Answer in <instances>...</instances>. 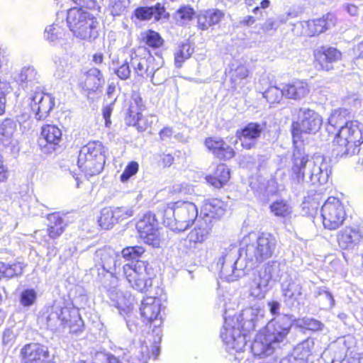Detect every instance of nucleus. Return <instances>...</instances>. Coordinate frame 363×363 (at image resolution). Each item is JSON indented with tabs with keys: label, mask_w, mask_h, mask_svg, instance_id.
<instances>
[{
	"label": "nucleus",
	"mask_w": 363,
	"mask_h": 363,
	"mask_svg": "<svg viewBox=\"0 0 363 363\" xmlns=\"http://www.w3.org/2000/svg\"><path fill=\"white\" fill-rule=\"evenodd\" d=\"M240 250L236 247L223 249L217 262L220 277L228 282L238 280L245 274L247 266L255 267L271 257L277 246V240L269 233L257 236L250 233L243 238Z\"/></svg>",
	"instance_id": "1"
},
{
	"label": "nucleus",
	"mask_w": 363,
	"mask_h": 363,
	"mask_svg": "<svg viewBox=\"0 0 363 363\" xmlns=\"http://www.w3.org/2000/svg\"><path fill=\"white\" fill-rule=\"evenodd\" d=\"M229 295H223L219 297L220 306L225 308V322L220 331V337L226 346L228 353L235 356L238 363H251L252 357L250 351L243 350L249 334L253 332L258 325H264L267 320H264L265 310L262 303H256L252 306L245 308L238 315L231 316L227 315V310L233 308L230 303Z\"/></svg>",
	"instance_id": "2"
},
{
	"label": "nucleus",
	"mask_w": 363,
	"mask_h": 363,
	"mask_svg": "<svg viewBox=\"0 0 363 363\" xmlns=\"http://www.w3.org/2000/svg\"><path fill=\"white\" fill-rule=\"evenodd\" d=\"M331 173L330 161L322 155L311 158L300 149L293 153L290 179L294 184L306 182L313 185L327 183Z\"/></svg>",
	"instance_id": "3"
},
{
	"label": "nucleus",
	"mask_w": 363,
	"mask_h": 363,
	"mask_svg": "<svg viewBox=\"0 0 363 363\" xmlns=\"http://www.w3.org/2000/svg\"><path fill=\"white\" fill-rule=\"evenodd\" d=\"M336 156L340 158L354 157V162L363 167V124L357 121L347 122L334 139Z\"/></svg>",
	"instance_id": "4"
},
{
	"label": "nucleus",
	"mask_w": 363,
	"mask_h": 363,
	"mask_svg": "<svg viewBox=\"0 0 363 363\" xmlns=\"http://www.w3.org/2000/svg\"><path fill=\"white\" fill-rule=\"evenodd\" d=\"M197 216L198 208L194 203L177 201L164 208L163 223L172 230L182 232L193 225Z\"/></svg>",
	"instance_id": "5"
},
{
	"label": "nucleus",
	"mask_w": 363,
	"mask_h": 363,
	"mask_svg": "<svg viewBox=\"0 0 363 363\" xmlns=\"http://www.w3.org/2000/svg\"><path fill=\"white\" fill-rule=\"evenodd\" d=\"M289 331L286 323L270 321L265 329L259 332L251 345L255 355L269 356L272 354L279 342L284 341Z\"/></svg>",
	"instance_id": "6"
},
{
	"label": "nucleus",
	"mask_w": 363,
	"mask_h": 363,
	"mask_svg": "<svg viewBox=\"0 0 363 363\" xmlns=\"http://www.w3.org/2000/svg\"><path fill=\"white\" fill-rule=\"evenodd\" d=\"M45 319L48 328L52 331H60L67 327L70 332L76 333L83 326L78 308L58 303H54L47 309Z\"/></svg>",
	"instance_id": "7"
},
{
	"label": "nucleus",
	"mask_w": 363,
	"mask_h": 363,
	"mask_svg": "<svg viewBox=\"0 0 363 363\" xmlns=\"http://www.w3.org/2000/svg\"><path fill=\"white\" fill-rule=\"evenodd\" d=\"M67 23L69 30L77 38L91 40L99 35V23L96 18L82 8L68 10Z\"/></svg>",
	"instance_id": "8"
},
{
	"label": "nucleus",
	"mask_w": 363,
	"mask_h": 363,
	"mask_svg": "<svg viewBox=\"0 0 363 363\" xmlns=\"http://www.w3.org/2000/svg\"><path fill=\"white\" fill-rule=\"evenodd\" d=\"M130 65L138 76L150 77L154 85H160L167 79L165 75L159 77L162 70L155 63V58L144 47L138 48L131 54Z\"/></svg>",
	"instance_id": "9"
},
{
	"label": "nucleus",
	"mask_w": 363,
	"mask_h": 363,
	"mask_svg": "<svg viewBox=\"0 0 363 363\" xmlns=\"http://www.w3.org/2000/svg\"><path fill=\"white\" fill-rule=\"evenodd\" d=\"M106 148L99 140L89 142L79 150L77 164L86 175L99 174L105 164Z\"/></svg>",
	"instance_id": "10"
},
{
	"label": "nucleus",
	"mask_w": 363,
	"mask_h": 363,
	"mask_svg": "<svg viewBox=\"0 0 363 363\" xmlns=\"http://www.w3.org/2000/svg\"><path fill=\"white\" fill-rule=\"evenodd\" d=\"M154 335H155V337L152 342L148 337V342L146 340H143L130 345L128 349L123 352V359L128 363H147L150 357V346L152 347V356L157 358L160 350L159 344L162 339L161 330L157 327V325L152 330V334L149 335V336H153Z\"/></svg>",
	"instance_id": "11"
},
{
	"label": "nucleus",
	"mask_w": 363,
	"mask_h": 363,
	"mask_svg": "<svg viewBox=\"0 0 363 363\" xmlns=\"http://www.w3.org/2000/svg\"><path fill=\"white\" fill-rule=\"evenodd\" d=\"M346 216L344 204L336 197H329L322 206V222L325 229H337L344 223Z\"/></svg>",
	"instance_id": "12"
},
{
	"label": "nucleus",
	"mask_w": 363,
	"mask_h": 363,
	"mask_svg": "<svg viewBox=\"0 0 363 363\" xmlns=\"http://www.w3.org/2000/svg\"><path fill=\"white\" fill-rule=\"evenodd\" d=\"M127 281L135 290L144 292L152 286V281L147 269V264L137 261L123 267Z\"/></svg>",
	"instance_id": "13"
},
{
	"label": "nucleus",
	"mask_w": 363,
	"mask_h": 363,
	"mask_svg": "<svg viewBox=\"0 0 363 363\" xmlns=\"http://www.w3.org/2000/svg\"><path fill=\"white\" fill-rule=\"evenodd\" d=\"M29 106L35 118L38 121L45 119L52 109L55 103L52 97L43 92L40 86L26 91Z\"/></svg>",
	"instance_id": "14"
},
{
	"label": "nucleus",
	"mask_w": 363,
	"mask_h": 363,
	"mask_svg": "<svg viewBox=\"0 0 363 363\" xmlns=\"http://www.w3.org/2000/svg\"><path fill=\"white\" fill-rule=\"evenodd\" d=\"M323 124L322 117L315 111L301 108L298 111V121L292 124V135L295 138L299 132L315 133Z\"/></svg>",
	"instance_id": "15"
},
{
	"label": "nucleus",
	"mask_w": 363,
	"mask_h": 363,
	"mask_svg": "<svg viewBox=\"0 0 363 363\" xmlns=\"http://www.w3.org/2000/svg\"><path fill=\"white\" fill-rule=\"evenodd\" d=\"M140 238L149 245L154 247L160 246V238L155 215L148 213L144 215L136 225Z\"/></svg>",
	"instance_id": "16"
},
{
	"label": "nucleus",
	"mask_w": 363,
	"mask_h": 363,
	"mask_svg": "<svg viewBox=\"0 0 363 363\" xmlns=\"http://www.w3.org/2000/svg\"><path fill=\"white\" fill-rule=\"evenodd\" d=\"M315 66L318 70L330 71L334 63L342 59V53L337 48L320 46L314 50Z\"/></svg>",
	"instance_id": "17"
},
{
	"label": "nucleus",
	"mask_w": 363,
	"mask_h": 363,
	"mask_svg": "<svg viewBox=\"0 0 363 363\" xmlns=\"http://www.w3.org/2000/svg\"><path fill=\"white\" fill-rule=\"evenodd\" d=\"M62 133L61 130L54 125H46L42 128L41 137L39 145L41 150L45 154L55 152L62 141Z\"/></svg>",
	"instance_id": "18"
},
{
	"label": "nucleus",
	"mask_w": 363,
	"mask_h": 363,
	"mask_svg": "<svg viewBox=\"0 0 363 363\" xmlns=\"http://www.w3.org/2000/svg\"><path fill=\"white\" fill-rule=\"evenodd\" d=\"M335 16L328 13L322 18L298 23L296 26L301 28V33L303 35L313 36L323 33L335 25Z\"/></svg>",
	"instance_id": "19"
},
{
	"label": "nucleus",
	"mask_w": 363,
	"mask_h": 363,
	"mask_svg": "<svg viewBox=\"0 0 363 363\" xmlns=\"http://www.w3.org/2000/svg\"><path fill=\"white\" fill-rule=\"evenodd\" d=\"M162 308L164 306L160 298L148 296L142 301L140 310L142 317L147 322L161 323Z\"/></svg>",
	"instance_id": "20"
},
{
	"label": "nucleus",
	"mask_w": 363,
	"mask_h": 363,
	"mask_svg": "<svg viewBox=\"0 0 363 363\" xmlns=\"http://www.w3.org/2000/svg\"><path fill=\"white\" fill-rule=\"evenodd\" d=\"M23 363H49L48 348L38 343L26 345L21 351Z\"/></svg>",
	"instance_id": "21"
},
{
	"label": "nucleus",
	"mask_w": 363,
	"mask_h": 363,
	"mask_svg": "<svg viewBox=\"0 0 363 363\" xmlns=\"http://www.w3.org/2000/svg\"><path fill=\"white\" fill-rule=\"evenodd\" d=\"M264 129V124L249 123L243 128L237 130L236 135L242 146L249 150L255 145L257 140L260 137Z\"/></svg>",
	"instance_id": "22"
},
{
	"label": "nucleus",
	"mask_w": 363,
	"mask_h": 363,
	"mask_svg": "<svg viewBox=\"0 0 363 363\" xmlns=\"http://www.w3.org/2000/svg\"><path fill=\"white\" fill-rule=\"evenodd\" d=\"M226 208L227 205L220 199H209L204 201L201 213L203 216V219L213 224L223 216Z\"/></svg>",
	"instance_id": "23"
},
{
	"label": "nucleus",
	"mask_w": 363,
	"mask_h": 363,
	"mask_svg": "<svg viewBox=\"0 0 363 363\" xmlns=\"http://www.w3.org/2000/svg\"><path fill=\"white\" fill-rule=\"evenodd\" d=\"M143 107L141 97L134 95L125 118V123L128 125L135 126L140 132L145 131L147 128V125H142L141 117Z\"/></svg>",
	"instance_id": "24"
},
{
	"label": "nucleus",
	"mask_w": 363,
	"mask_h": 363,
	"mask_svg": "<svg viewBox=\"0 0 363 363\" xmlns=\"http://www.w3.org/2000/svg\"><path fill=\"white\" fill-rule=\"evenodd\" d=\"M104 83L105 79L101 72L96 67H92L81 77L79 86L83 90L90 93L96 91L103 86Z\"/></svg>",
	"instance_id": "25"
},
{
	"label": "nucleus",
	"mask_w": 363,
	"mask_h": 363,
	"mask_svg": "<svg viewBox=\"0 0 363 363\" xmlns=\"http://www.w3.org/2000/svg\"><path fill=\"white\" fill-rule=\"evenodd\" d=\"M281 289L286 301L300 303L304 299L303 287L298 279L289 278L282 282Z\"/></svg>",
	"instance_id": "26"
},
{
	"label": "nucleus",
	"mask_w": 363,
	"mask_h": 363,
	"mask_svg": "<svg viewBox=\"0 0 363 363\" xmlns=\"http://www.w3.org/2000/svg\"><path fill=\"white\" fill-rule=\"evenodd\" d=\"M336 237L338 246L342 250H352L361 242L358 227H346Z\"/></svg>",
	"instance_id": "27"
},
{
	"label": "nucleus",
	"mask_w": 363,
	"mask_h": 363,
	"mask_svg": "<svg viewBox=\"0 0 363 363\" xmlns=\"http://www.w3.org/2000/svg\"><path fill=\"white\" fill-rule=\"evenodd\" d=\"M313 345L312 339L306 340L294 348L291 355L281 359L279 363H307Z\"/></svg>",
	"instance_id": "28"
},
{
	"label": "nucleus",
	"mask_w": 363,
	"mask_h": 363,
	"mask_svg": "<svg viewBox=\"0 0 363 363\" xmlns=\"http://www.w3.org/2000/svg\"><path fill=\"white\" fill-rule=\"evenodd\" d=\"M116 257L118 255L115 250L110 247H104L95 252L94 260L96 265L101 266L104 270L110 272L117 265Z\"/></svg>",
	"instance_id": "29"
},
{
	"label": "nucleus",
	"mask_w": 363,
	"mask_h": 363,
	"mask_svg": "<svg viewBox=\"0 0 363 363\" xmlns=\"http://www.w3.org/2000/svg\"><path fill=\"white\" fill-rule=\"evenodd\" d=\"M308 83L303 80H293L284 85V96L286 99L299 101L305 98L309 93Z\"/></svg>",
	"instance_id": "30"
},
{
	"label": "nucleus",
	"mask_w": 363,
	"mask_h": 363,
	"mask_svg": "<svg viewBox=\"0 0 363 363\" xmlns=\"http://www.w3.org/2000/svg\"><path fill=\"white\" fill-rule=\"evenodd\" d=\"M206 147L218 158L229 160L234 157L235 151L223 140L208 138L205 141Z\"/></svg>",
	"instance_id": "31"
},
{
	"label": "nucleus",
	"mask_w": 363,
	"mask_h": 363,
	"mask_svg": "<svg viewBox=\"0 0 363 363\" xmlns=\"http://www.w3.org/2000/svg\"><path fill=\"white\" fill-rule=\"evenodd\" d=\"M212 227L213 224L209 223L204 219L199 221L187 235L189 242L194 245L203 243L208 238L212 230Z\"/></svg>",
	"instance_id": "32"
},
{
	"label": "nucleus",
	"mask_w": 363,
	"mask_h": 363,
	"mask_svg": "<svg viewBox=\"0 0 363 363\" xmlns=\"http://www.w3.org/2000/svg\"><path fill=\"white\" fill-rule=\"evenodd\" d=\"M26 265L20 261L0 262V279H9L21 276Z\"/></svg>",
	"instance_id": "33"
},
{
	"label": "nucleus",
	"mask_w": 363,
	"mask_h": 363,
	"mask_svg": "<svg viewBox=\"0 0 363 363\" xmlns=\"http://www.w3.org/2000/svg\"><path fill=\"white\" fill-rule=\"evenodd\" d=\"M20 85L26 91L39 86V76L33 67H23L19 74Z\"/></svg>",
	"instance_id": "34"
},
{
	"label": "nucleus",
	"mask_w": 363,
	"mask_h": 363,
	"mask_svg": "<svg viewBox=\"0 0 363 363\" xmlns=\"http://www.w3.org/2000/svg\"><path fill=\"white\" fill-rule=\"evenodd\" d=\"M258 274L269 284L278 281L281 277V264L276 261L269 262L258 271Z\"/></svg>",
	"instance_id": "35"
},
{
	"label": "nucleus",
	"mask_w": 363,
	"mask_h": 363,
	"mask_svg": "<svg viewBox=\"0 0 363 363\" xmlns=\"http://www.w3.org/2000/svg\"><path fill=\"white\" fill-rule=\"evenodd\" d=\"M269 284L258 274L250 283V296L254 299L262 300L265 298L270 289Z\"/></svg>",
	"instance_id": "36"
},
{
	"label": "nucleus",
	"mask_w": 363,
	"mask_h": 363,
	"mask_svg": "<svg viewBox=\"0 0 363 363\" xmlns=\"http://www.w3.org/2000/svg\"><path fill=\"white\" fill-rule=\"evenodd\" d=\"M230 170L225 164L217 166L213 175L206 176V179L208 183L216 188H221L230 179Z\"/></svg>",
	"instance_id": "37"
},
{
	"label": "nucleus",
	"mask_w": 363,
	"mask_h": 363,
	"mask_svg": "<svg viewBox=\"0 0 363 363\" xmlns=\"http://www.w3.org/2000/svg\"><path fill=\"white\" fill-rule=\"evenodd\" d=\"M17 128L16 122L11 118H6L0 123V142L5 146L9 145L13 139Z\"/></svg>",
	"instance_id": "38"
},
{
	"label": "nucleus",
	"mask_w": 363,
	"mask_h": 363,
	"mask_svg": "<svg viewBox=\"0 0 363 363\" xmlns=\"http://www.w3.org/2000/svg\"><path fill=\"white\" fill-rule=\"evenodd\" d=\"M164 12V6L157 4L155 6L139 7L136 9L135 11V16L137 18L143 21L150 20L153 16L158 20Z\"/></svg>",
	"instance_id": "39"
},
{
	"label": "nucleus",
	"mask_w": 363,
	"mask_h": 363,
	"mask_svg": "<svg viewBox=\"0 0 363 363\" xmlns=\"http://www.w3.org/2000/svg\"><path fill=\"white\" fill-rule=\"evenodd\" d=\"M271 212L277 217L288 218L292 213V207L284 200L273 202L270 206Z\"/></svg>",
	"instance_id": "40"
},
{
	"label": "nucleus",
	"mask_w": 363,
	"mask_h": 363,
	"mask_svg": "<svg viewBox=\"0 0 363 363\" xmlns=\"http://www.w3.org/2000/svg\"><path fill=\"white\" fill-rule=\"evenodd\" d=\"M262 96L270 104H279L284 96V86L280 89L271 85L262 92Z\"/></svg>",
	"instance_id": "41"
},
{
	"label": "nucleus",
	"mask_w": 363,
	"mask_h": 363,
	"mask_svg": "<svg viewBox=\"0 0 363 363\" xmlns=\"http://www.w3.org/2000/svg\"><path fill=\"white\" fill-rule=\"evenodd\" d=\"M64 30L58 24L48 26L44 32V38L50 43H56L62 38Z\"/></svg>",
	"instance_id": "42"
},
{
	"label": "nucleus",
	"mask_w": 363,
	"mask_h": 363,
	"mask_svg": "<svg viewBox=\"0 0 363 363\" xmlns=\"http://www.w3.org/2000/svg\"><path fill=\"white\" fill-rule=\"evenodd\" d=\"M99 223L101 227L104 229H109L115 223H117L116 220H115L113 208L106 207L101 210Z\"/></svg>",
	"instance_id": "43"
},
{
	"label": "nucleus",
	"mask_w": 363,
	"mask_h": 363,
	"mask_svg": "<svg viewBox=\"0 0 363 363\" xmlns=\"http://www.w3.org/2000/svg\"><path fill=\"white\" fill-rule=\"evenodd\" d=\"M53 76L56 79H62L68 74V65L63 58L55 57L53 59Z\"/></svg>",
	"instance_id": "44"
},
{
	"label": "nucleus",
	"mask_w": 363,
	"mask_h": 363,
	"mask_svg": "<svg viewBox=\"0 0 363 363\" xmlns=\"http://www.w3.org/2000/svg\"><path fill=\"white\" fill-rule=\"evenodd\" d=\"M194 49L189 43H183L174 54L175 65L179 67L183 62L190 57L193 53Z\"/></svg>",
	"instance_id": "45"
},
{
	"label": "nucleus",
	"mask_w": 363,
	"mask_h": 363,
	"mask_svg": "<svg viewBox=\"0 0 363 363\" xmlns=\"http://www.w3.org/2000/svg\"><path fill=\"white\" fill-rule=\"evenodd\" d=\"M128 4V0H109L108 9L113 16H121L125 12Z\"/></svg>",
	"instance_id": "46"
},
{
	"label": "nucleus",
	"mask_w": 363,
	"mask_h": 363,
	"mask_svg": "<svg viewBox=\"0 0 363 363\" xmlns=\"http://www.w3.org/2000/svg\"><path fill=\"white\" fill-rule=\"evenodd\" d=\"M297 325L302 328L312 331L323 330L324 325L319 320L313 318H303L298 320Z\"/></svg>",
	"instance_id": "47"
},
{
	"label": "nucleus",
	"mask_w": 363,
	"mask_h": 363,
	"mask_svg": "<svg viewBox=\"0 0 363 363\" xmlns=\"http://www.w3.org/2000/svg\"><path fill=\"white\" fill-rule=\"evenodd\" d=\"M197 27L206 30L211 27V9L200 12L197 16Z\"/></svg>",
	"instance_id": "48"
},
{
	"label": "nucleus",
	"mask_w": 363,
	"mask_h": 363,
	"mask_svg": "<svg viewBox=\"0 0 363 363\" xmlns=\"http://www.w3.org/2000/svg\"><path fill=\"white\" fill-rule=\"evenodd\" d=\"M116 223L121 222L133 216L134 210L131 206H121L113 208Z\"/></svg>",
	"instance_id": "49"
},
{
	"label": "nucleus",
	"mask_w": 363,
	"mask_h": 363,
	"mask_svg": "<svg viewBox=\"0 0 363 363\" xmlns=\"http://www.w3.org/2000/svg\"><path fill=\"white\" fill-rule=\"evenodd\" d=\"M249 74L248 69L243 65L237 67L235 69L231 71L230 79L235 88L240 83V82L245 79Z\"/></svg>",
	"instance_id": "50"
},
{
	"label": "nucleus",
	"mask_w": 363,
	"mask_h": 363,
	"mask_svg": "<svg viewBox=\"0 0 363 363\" xmlns=\"http://www.w3.org/2000/svg\"><path fill=\"white\" fill-rule=\"evenodd\" d=\"M37 298V293L33 289L23 290L20 296V303L24 307H29L34 304Z\"/></svg>",
	"instance_id": "51"
},
{
	"label": "nucleus",
	"mask_w": 363,
	"mask_h": 363,
	"mask_svg": "<svg viewBox=\"0 0 363 363\" xmlns=\"http://www.w3.org/2000/svg\"><path fill=\"white\" fill-rule=\"evenodd\" d=\"M145 43L152 48H159L162 45L163 40L160 34L155 31L149 30L145 34Z\"/></svg>",
	"instance_id": "52"
},
{
	"label": "nucleus",
	"mask_w": 363,
	"mask_h": 363,
	"mask_svg": "<svg viewBox=\"0 0 363 363\" xmlns=\"http://www.w3.org/2000/svg\"><path fill=\"white\" fill-rule=\"evenodd\" d=\"M145 252L141 246L127 247L124 248L121 253L124 258L127 259H136L139 258Z\"/></svg>",
	"instance_id": "53"
},
{
	"label": "nucleus",
	"mask_w": 363,
	"mask_h": 363,
	"mask_svg": "<svg viewBox=\"0 0 363 363\" xmlns=\"http://www.w3.org/2000/svg\"><path fill=\"white\" fill-rule=\"evenodd\" d=\"M139 169V164L136 162H130L125 168L123 172L121 175V181L122 182H127L131 177L135 175Z\"/></svg>",
	"instance_id": "54"
},
{
	"label": "nucleus",
	"mask_w": 363,
	"mask_h": 363,
	"mask_svg": "<svg viewBox=\"0 0 363 363\" xmlns=\"http://www.w3.org/2000/svg\"><path fill=\"white\" fill-rule=\"evenodd\" d=\"M318 296H320V301L323 308L328 309L333 306L334 298L329 291L325 289H320Z\"/></svg>",
	"instance_id": "55"
},
{
	"label": "nucleus",
	"mask_w": 363,
	"mask_h": 363,
	"mask_svg": "<svg viewBox=\"0 0 363 363\" xmlns=\"http://www.w3.org/2000/svg\"><path fill=\"white\" fill-rule=\"evenodd\" d=\"M194 14V10L189 6L180 8L177 12V20L183 21V23L191 19Z\"/></svg>",
	"instance_id": "56"
},
{
	"label": "nucleus",
	"mask_w": 363,
	"mask_h": 363,
	"mask_svg": "<svg viewBox=\"0 0 363 363\" xmlns=\"http://www.w3.org/2000/svg\"><path fill=\"white\" fill-rule=\"evenodd\" d=\"M17 333L12 328H7L4 331L2 343L6 346L11 347L13 345Z\"/></svg>",
	"instance_id": "57"
},
{
	"label": "nucleus",
	"mask_w": 363,
	"mask_h": 363,
	"mask_svg": "<svg viewBox=\"0 0 363 363\" xmlns=\"http://www.w3.org/2000/svg\"><path fill=\"white\" fill-rule=\"evenodd\" d=\"M116 75L122 80H125L130 77V62H125L116 70Z\"/></svg>",
	"instance_id": "58"
},
{
	"label": "nucleus",
	"mask_w": 363,
	"mask_h": 363,
	"mask_svg": "<svg viewBox=\"0 0 363 363\" xmlns=\"http://www.w3.org/2000/svg\"><path fill=\"white\" fill-rule=\"evenodd\" d=\"M48 225L65 227L63 219L58 213H50L48 216Z\"/></svg>",
	"instance_id": "59"
},
{
	"label": "nucleus",
	"mask_w": 363,
	"mask_h": 363,
	"mask_svg": "<svg viewBox=\"0 0 363 363\" xmlns=\"http://www.w3.org/2000/svg\"><path fill=\"white\" fill-rule=\"evenodd\" d=\"M225 18V13L218 9H211V27L219 24Z\"/></svg>",
	"instance_id": "60"
},
{
	"label": "nucleus",
	"mask_w": 363,
	"mask_h": 363,
	"mask_svg": "<svg viewBox=\"0 0 363 363\" xmlns=\"http://www.w3.org/2000/svg\"><path fill=\"white\" fill-rule=\"evenodd\" d=\"M65 227L48 225V235L52 239L58 238L65 230Z\"/></svg>",
	"instance_id": "61"
},
{
	"label": "nucleus",
	"mask_w": 363,
	"mask_h": 363,
	"mask_svg": "<svg viewBox=\"0 0 363 363\" xmlns=\"http://www.w3.org/2000/svg\"><path fill=\"white\" fill-rule=\"evenodd\" d=\"M76 4L82 8L95 9L97 7L96 0H72Z\"/></svg>",
	"instance_id": "62"
},
{
	"label": "nucleus",
	"mask_w": 363,
	"mask_h": 363,
	"mask_svg": "<svg viewBox=\"0 0 363 363\" xmlns=\"http://www.w3.org/2000/svg\"><path fill=\"white\" fill-rule=\"evenodd\" d=\"M8 179V169L4 165V157L0 155V182H6Z\"/></svg>",
	"instance_id": "63"
},
{
	"label": "nucleus",
	"mask_w": 363,
	"mask_h": 363,
	"mask_svg": "<svg viewBox=\"0 0 363 363\" xmlns=\"http://www.w3.org/2000/svg\"><path fill=\"white\" fill-rule=\"evenodd\" d=\"M280 306V303L277 301L268 302V306L272 315H276L279 313Z\"/></svg>",
	"instance_id": "64"
}]
</instances>
